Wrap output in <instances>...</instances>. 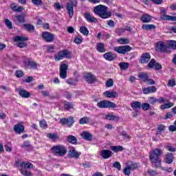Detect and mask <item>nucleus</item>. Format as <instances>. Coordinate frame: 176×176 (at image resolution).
<instances>
[{
	"label": "nucleus",
	"instance_id": "nucleus-35",
	"mask_svg": "<svg viewBox=\"0 0 176 176\" xmlns=\"http://www.w3.org/2000/svg\"><path fill=\"white\" fill-rule=\"evenodd\" d=\"M155 28H156V26L155 25L144 24L142 25V30H145L146 31L155 30Z\"/></svg>",
	"mask_w": 176,
	"mask_h": 176
},
{
	"label": "nucleus",
	"instance_id": "nucleus-41",
	"mask_svg": "<svg viewBox=\"0 0 176 176\" xmlns=\"http://www.w3.org/2000/svg\"><path fill=\"white\" fill-rule=\"evenodd\" d=\"M111 151L113 152H122L123 151V146H113L111 147Z\"/></svg>",
	"mask_w": 176,
	"mask_h": 176
},
{
	"label": "nucleus",
	"instance_id": "nucleus-32",
	"mask_svg": "<svg viewBox=\"0 0 176 176\" xmlns=\"http://www.w3.org/2000/svg\"><path fill=\"white\" fill-rule=\"evenodd\" d=\"M138 78H140V79L143 80V82H144L145 83L148 78H149V75L148 74V73L141 72L139 74Z\"/></svg>",
	"mask_w": 176,
	"mask_h": 176
},
{
	"label": "nucleus",
	"instance_id": "nucleus-14",
	"mask_svg": "<svg viewBox=\"0 0 176 176\" xmlns=\"http://www.w3.org/2000/svg\"><path fill=\"white\" fill-rule=\"evenodd\" d=\"M156 91H157V88H156L155 86L142 88L143 94H152L153 93H156Z\"/></svg>",
	"mask_w": 176,
	"mask_h": 176
},
{
	"label": "nucleus",
	"instance_id": "nucleus-34",
	"mask_svg": "<svg viewBox=\"0 0 176 176\" xmlns=\"http://www.w3.org/2000/svg\"><path fill=\"white\" fill-rule=\"evenodd\" d=\"M120 68L122 71H126V69H128L129 67L130 66L129 63H125V62H122L119 63Z\"/></svg>",
	"mask_w": 176,
	"mask_h": 176
},
{
	"label": "nucleus",
	"instance_id": "nucleus-10",
	"mask_svg": "<svg viewBox=\"0 0 176 176\" xmlns=\"http://www.w3.org/2000/svg\"><path fill=\"white\" fill-rule=\"evenodd\" d=\"M16 166H17V167H24V168H34V165L28 162L17 161Z\"/></svg>",
	"mask_w": 176,
	"mask_h": 176
},
{
	"label": "nucleus",
	"instance_id": "nucleus-24",
	"mask_svg": "<svg viewBox=\"0 0 176 176\" xmlns=\"http://www.w3.org/2000/svg\"><path fill=\"white\" fill-rule=\"evenodd\" d=\"M104 94L107 97V98H116V97H118L119 96V94H118V92L109 91H106Z\"/></svg>",
	"mask_w": 176,
	"mask_h": 176
},
{
	"label": "nucleus",
	"instance_id": "nucleus-20",
	"mask_svg": "<svg viewBox=\"0 0 176 176\" xmlns=\"http://www.w3.org/2000/svg\"><path fill=\"white\" fill-rule=\"evenodd\" d=\"M25 65L28 68H33L34 69H37L38 64L34 61H31L29 59L25 61Z\"/></svg>",
	"mask_w": 176,
	"mask_h": 176
},
{
	"label": "nucleus",
	"instance_id": "nucleus-54",
	"mask_svg": "<svg viewBox=\"0 0 176 176\" xmlns=\"http://www.w3.org/2000/svg\"><path fill=\"white\" fill-rule=\"evenodd\" d=\"M74 42L77 44V45H80V43H82V42H83V38H82V36H76L74 38Z\"/></svg>",
	"mask_w": 176,
	"mask_h": 176
},
{
	"label": "nucleus",
	"instance_id": "nucleus-46",
	"mask_svg": "<svg viewBox=\"0 0 176 176\" xmlns=\"http://www.w3.org/2000/svg\"><path fill=\"white\" fill-rule=\"evenodd\" d=\"M47 136L50 140H53L54 141L55 140H58V136L56 133H48Z\"/></svg>",
	"mask_w": 176,
	"mask_h": 176
},
{
	"label": "nucleus",
	"instance_id": "nucleus-26",
	"mask_svg": "<svg viewBox=\"0 0 176 176\" xmlns=\"http://www.w3.org/2000/svg\"><path fill=\"white\" fill-rule=\"evenodd\" d=\"M174 160V155L173 153H168L165 155V163L167 164H171Z\"/></svg>",
	"mask_w": 176,
	"mask_h": 176
},
{
	"label": "nucleus",
	"instance_id": "nucleus-50",
	"mask_svg": "<svg viewBox=\"0 0 176 176\" xmlns=\"http://www.w3.org/2000/svg\"><path fill=\"white\" fill-rule=\"evenodd\" d=\"M167 86L168 87H174L175 86V79L172 78L168 81Z\"/></svg>",
	"mask_w": 176,
	"mask_h": 176
},
{
	"label": "nucleus",
	"instance_id": "nucleus-17",
	"mask_svg": "<svg viewBox=\"0 0 176 176\" xmlns=\"http://www.w3.org/2000/svg\"><path fill=\"white\" fill-rule=\"evenodd\" d=\"M103 57L105 60H107V61H113V60L116 58V54L109 52L104 54Z\"/></svg>",
	"mask_w": 176,
	"mask_h": 176
},
{
	"label": "nucleus",
	"instance_id": "nucleus-13",
	"mask_svg": "<svg viewBox=\"0 0 176 176\" xmlns=\"http://www.w3.org/2000/svg\"><path fill=\"white\" fill-rule=\"evenodd\" d=\"M84 79L89 85H91L96 82V76L91 73H87L84 75Z\"/></svg>",
	"mask_w": 176,
	"mask_h": 176
},
{
	"label": "nucleus",
	"instance_id": "nucleus-31",
	"mask_svg": "<svg viewBox=\"0 0 176 176\" xmlns=\"http://www.w3.org/2000/svg\"><path fill=\"white\" fill-rule=\"evenodd\" d=\"M152 20V16L148 14H144L141 17V21L142 23H149Z\"/></svg>",
	"mask_w": 176,
	"mask_h": 176
},
{
	"label": "nucleus",
	"instance_id": "nucleus-9",
	"mask_svg": "<svg viewBox=\"0 0 176 176\" xmlns=\"http://www.w3.org/2000/svg\"><path fill=\"white\" fill-rule=\"evenodd\" d=\"M61 124H67L68 127H72V124L75 123V120H74V117L69 116L67 118H61L60 119Z\"/></svg>",
	"mask_w": 176,
	"mask_h": 176
},
{
	"label": "nucleus",
	"instance_id": "nucleus-40",
	"mask_svg": "<svg viewBox=\"0 0 176 176\" xmlns=\"http://www.w3.org/2000/svg\"><path fill=\"white\" fill-rule=\"evenodd\" d=\"M67 141L70 142V144H76V142H78V140L76 139V137L74 135H69L67 137Z\"/></svg>",
	"mask_w": 176,
	"mask_h": 176
},
{
	"label": "nucleus",
	"instance_id": "nucleus-56",
	"mask_svg": "<svg viewBox=\"0 0 176 176\" xmlns=\"http://www.w3.org/2000/svg\"><path fill=\"white\" fill-rule=\"evenodd\" d=\"M107 87H112L113 86V79L110 78L107 81H106Z\"/></svg>",
	"mask_w": 176,
	"mask_h": 176
},
{
	"label": "nucleus",
	"instance_id": "nucleus-28",
	"mask_svg": "<svg viewBox=\"0 0 176 176\" xmlns=\"http://www.w3.org/2000/svg\"><path fill=\"white\" fill-rule=\"evenodd\" d=\"M23 27H25V29L28 32H34L35 31V26L32 24L25 23L23 25Z\"/></svg>",
	"mask_w": 176,
	"mask_h": 176
},
{
	"label": "nucleus",
	"instance_id": "nucleus-19",
	"mask_svg": "<svg viewBox=\"0 0 176 176\" xmlns=\"http://www.w3.org/2000/svg\"><path fill=\"white\" fill-rule=\"evenodd\" d=\"M151 60V54L149 53L143 54L140 58L141 64H146Z\"/></svg>",
	"mask_w": 176,
	"mask_h": 176
},
{
	"label": "nucleus",
	"instance_id": "nucleus-59",
	"mask_svg": "<svg viewBox=\"0 0 176 176\" xmlns=\"http://www.w3.org/2000/svg\"><path fill=\"white\" fill-rule=\"evenodd\" d=\"M148 102L153 105V104H156V102H157V98H155V97H150L148 98Z\"/></svg>",
	"mask_w": 176,
	"mask_h": 176
},
{
	"label": "nucleus",
	"instance_id": "nucleus-61",
	"mask_svg": "<svg viewBox=\"0 0 176 176\" xmlns=\"http://www.w3.org/2000/svg\"><path fill=\"white\" fill-rule=\"evenodd\" d=\"M155 64H156V60H155V59H151V60L148 64V68H153Z\"/></svg>",
	"mask_w": 176,
	"mask_h": 176
},
{
	"label": "nucleus",
	"instance_id": "nucleus-47",
	"mask_svg": "<svg viewBox=\"0 0 176 176\" xmlns=\"http://www.w3.org/2000/svg\"><path fill=\"white\" fill-rule=\"evenodd\" d=\"M123 173L125 175H130L131 174V169L129 168V165H126V167H125L123 170Z\"/></svg>",
	"mask_w": 176,
	"mask_h": 176
},
{
	"label": "nucleus",
	"instance_id": "nucleus-57",
	"mask_svg": "<svg viewBox=\"0 0 176 176\" xmlns=\"http://www.w3.org/2000/svg\"><path fill=\"white\" fill-rule=\"evenodd\" d=\"M126 165H128V166L129 168H131V170H135V168H137V167H138V164H137V163H134V162H131L130 164H127Z\"/></svg>",
	"mask_w": 176,
	"mask_h": 176
},
{
	"label": "nucleus",
	"instance_id": "nucleus-27",
	"mask_svg": "<svg viewBox=\"0 0 176 176\" xmlns=\"http://www.w3.org/2000/svg\"><path fill=\"white\" fill-rule=\"evenodd\" d=\"M96 50L99 53H105V45L102 43H99L96 45Z\"/></svg>",
	"mask_w": 176,
	"mask_h": 176
},
{
	"label": "nucleus",
	"instance_id": "nucleus-43",
	"mask_svg": "<svg viewBox=\"0 0 176 176\" xmlns=\"http://www.w3.org/2000/svg\"><path fill=\"white\" fill-rule=\"evenodd\" d=\"M89 122H90V118H89L87 117L82 118L79 120L80 124H87V123H89Z\"/></svg>",
	"mask_w": 176,
	"mask_h": 176
},
{
	"label": "nucleus",
	"instance_id": "nucleus-5",
	"mask_svg": "<svg viewBox=\"0 0 176 176\" xmlns=\"http://www.w3.org/2000/svg\"><path fill=\"white\" fill-rule=\"evenodd\" d=\"M97 107L101 109L105 108H118V105L109 100H104L97 103Z\"/></svg>",
	"mask_w": 176,
	"mask_h": 176
},
{
	"label": "nucleus",
	"instance_id": "nucleus-29",
	"mask_svg": "<svg viewBox=\"0 0 176 176\" xmlns=\"http://www.w3.org/2000/svg\"><path fill=\"white\" fill-rule=\"evenodd\" d=\"M173 107H174V103L171 102H167L166 103H164L160 106V109H170V108H173Z\"/></svg>",
	"mask_w": 176,
	"mask_h": 176
},
{
	"label": "nucleus",
	"instance_id": "nucleus-64",
	"mask_svg": "<svg viewBox=\"0 0 176 176\" xmlns=\"http://www.w3.org/2000/svg\"><path fill=\"white\" fill-rule=\"evenodd\" d=\"M47 50L50 53H53V52H54V45H48L47 47Z\"/></svg>",
	"mask_w": 176,
	"mask_h": 176
},
{
	"label": "nucleus",
	"instance_id": "nucleus-49",
	"mask_svg": "<svg viewBox=\"0 0 176 176\" xmlns=\"http://www.w3.org/2000/svg\"><path fill=\"white\" fill-rule=\"evenodd\" d=\"M113 167H114V168L118 169V171H120V170H122V165L120 164V162H116L113 164Z\"/></svg>",
	"mask_w": 176,
	"mask_h": 176
},
{
	"label": "nucleus",
	"instance_id": "nucleus-16",
	"mask_svg": "<svg viewBox=\"0 0 176 176\" xmlns=\"http://www.w3.org/2000/svg\"><path fill=\"white\" fill-rule=\"evenodd\" d=\"M80 137L86 141H91L93 140V134L88 131H84L80 133Z\"/></svg>",
	"mask_w": 176,
	"mask_h": 176
},
{
	"label": "nucleus",
	"instance_id": "nucleus-39",
	"mask_svg": "<svg viewBox=\"0 0 176 176\" xmlns=\"http://www.w3.org/2000/svg\"><path fill=\"white\" fill-rule=\"evenodd\" d=\"M19 96H21V97H23V98H28V97H30V92H27V91L25 90H21L19 91Z\"/></svg>",
	"mask_w": 176,
	"mask_h": 176
},
{
	"label": "nucleus",
	"instance_id": "nucleus-1",
	"mask_svg": "<svg viewBox=\"0 0 176 176\" xmlns=\"http://www.w3.org/2000/svg\"><path fill=\"white\" fill-rule=\"evenodd\" d=\"M162 153H163V151L160 148H155L150 153L149 159L155 168H159L162 166L160 158L162 156Z\"/></svg>",
	"mask_w": 176,
	"mask_h": 176
},
{
	"label": "nucleus",
	"instance_id": "nucleus-33",
	"mask_svg": "<svg viewBox=\"0 0 176 176\" xmlns=\"http://www.w3.org/2000/svg\"><path fill=\"white\" fill-rule=\"evenodd\" d=\"M131 107L133 109H141L142 104L140 102L134 101L133 102L131 103Z\"/></svg>",
	"mask_w": 176,
	"mask_h": 176
},
{
	"label": "nucleus",
	"instance_id": "nucleus-53",
	"mask_svg": "<svg viewBox=\"0 0 176 176\" xmlns=\"http://www.w3.org/2000/svg\"><path fill=\"white\" fill-rule=\"evenodd\" d=\"M145 83L146 85H156V82H155L153 79L149 77L147 78V80H146Z\"/></svg>",
	"mask_w": 176,
	"mask_h": 176
},
{
	"label": "nucleus",
	"instance_id": "nucleus-30",
	"mask_svg": "<svg viewBox=\"0 0 176 176\" xmlns=\"http://www.w3.org/2000/svg\"><path fill=\"white\" fill-rule=\"evenodd\" d=\"M14 21L16 23L19 24V23H25V19L24 17V15H17L15 16L14 19Z\"/></svg>",
	"mask_w": 176,
	"mask_h": 176
},
{
	"label": "nucleus",
	"instance_id": "nucleus-44",
	"mask_svg": "<svg viewBox=\"0 0 176 176\" xmlns=\"http://www.w3.org/2000/svg\"><path fill=\"white\" fill-rule=\"evenodd\" d=\"M64 108L66 111H69V109H72V108H74V104L69 102H65Z\"/></svg>",
	"mask_w": 176,
	"mask_h": 176
},
{
	"label": "nucleus",
	"instance_id": "nucleus-8",
	"mask_svg": "<svg viewBox=\"0 0 176 176\" xmlns=\"http://www.w3.org/2000/svg\"><path fill=\"white\" fill-rule=\"evenodd\" d=\"M77 4L76 0H70V3H67V10L70 18L74 16V6H76Z\"/></svg>",
	"mask_w": 176,
	"mask_h": 176
},
{
	"label": "nucleus",
	"instance_id": "nucleus-2",
	"mask_svg": "<svg viewBox=\"0 0 176 176\" xmlns=\"http://www.w3.org/2000/svg\"><path fill=\"white\" fill-rule=\"evenodd\" d=\"M94 12L101 19H108L111 17V12H108V7L104 5H99L94 8Z\"/></svg>",
	"mask_w": 176,
	"mask_h": 176
},
{
	"label": "nucleus",
	"instance_id": "nucleus-15",
	"mask_svg": "<svg viewBox=\"0 0 176 176\" xmlns=\"http://www.w3.org/2000/svg\"><path fill=\"white\" fill-rule=\"evenodd\" d=\"M69 155L70 157H74V159H79V156L82 155V153L76 151L75 148L71 147L69 151Z\"/></svg>",
	"mask_w": 176,
	"mask_h": 176
},
{
	"label": "nucleus",
	"instance_id": "nucleus-62",
	"mask_svg": "<svg viewBox=\"0 0 176 176\" xmlns=\"http://www.w3.org/2000/svg\"><path fill=\"white\" fill-rule=\"evenodd\" d=\"M39 124H40V126H41L42 129H46V127H47V123L46 122L45 120H41V121H40Z\"/></svg>",
	"mask_w": 176,
	"mask_h": 176
},
{
	"label": "nucleus",
	"instance_id": "nucleus-38",
	"mask_svg": "<svg viewBox=\"0 0 176 176\" xmlns=\"http://www.w3.org/2000/svg\"><path fill=\"white\" fill-rule=\"evenodd\" d=\"M106 119H108V120H119V116L107 114Z\"/></svg>",
	"mask_w": 176,
	"mask_h": 176
},
{
	"label": "nucleus",
	"instance_id": "nucleus-3",
	"mask_svg": "<svg viewBox=\"0 0 176 176\" xmlns=\"http://www.w3.org/2000/svg\"><path fill=\"white\" fill-rule=\"evenodd\" d=\"M51 151L55 156H59L62 157L67 155V147L63 145H56L51 148Z\"/></svg>",
	"mask_w": 176,
	"mask_h": 176
},
{
	"label": "nucleus",
	"instance_id": "nucleus-51",
	"mask_svg": "<svg viewBox=\"0 0 176 176\" xmlns=\"http://www.w3.org/2000/svg\"><path fill=\"white\" fill-rule=\"evenodd\" d=\"M157 102H159V104H164L166 102H168V100L163 97H160L158 99H157Z\"/></svg>",
	"mask_w": 176,
	"mask_h": 176
},
{
	"label": "nucleus",
	"instance_id": "nucleus-45",
	"mask_svg": "<svg viewBox=\"0 0 176 176\" xmlns=\"http://www.w3.org/2000/svg\"><path fill=\"white\" fill-rule=\"evenodd\" d=\"M168 45L169 47L173 49V50H176V41L174 40L168 41Z\"/></svg>",
	"mask_w": 176,
	"mask_h": 176
},
{
	"label": "nucleus",
	"instance_id": "nucleus-22",
	"mask_svg": "<svg viewBox=\"0 0 176 176\" xmlns=\"http://www.w3.org/2000/svg\"><path fill=\"white\" fill-rule=\"evenodd\" d=\"M85 18L86 19L88 23H97V18L94 17L93 15L90 14V13H85Z\"/></svg>",
	"mask_w": 176,
	"mask_h": 176
},
{
	"label": "nucleus",
	"instance_id": "nucleus-36",
	"mask_svg": "<svg viewBox=\"0 0 176 176\" xmlns=\"http://www.w3.org/2000/svg\"><path fill=\"white\" fill-rule=\"evenodd\" d=\"M118 43H119L120 45H127L128 43H130V40H129V38H118L117 40Z\"/></svg>",
	"mask_w": 176,
	"mask_h": 176
},
{
	"label": "nucleus",
	"instance_id": "nucleus-23",
	"mask_svg": "<svg viewBox=\"0 0 176 176\" xmlns=\"http://www.w3.org/2000/svg\"><path fill=\"white\" fill-rule=\"evenodd\" d=\"M14 131L17 134H21L24 132V126L21 124H16L14 126Z\"/></svg>",
	"mask_w": 176,
	"mask_h": 176
},
{
	"label": "nucleus",
	"instance_id": "nucleus-4",
	"mask_svg": "<svg viewBox=\"0 0 176 176\" xmlns=\"http://www.w3.org/2000/svg\"><path fill=\"white\" fill-rule=\"evenodd\" d=\"M64 57H65V58H71V57H72V54L67 50H61L55 54L54 59L56 61H60V60H63Z\"/></svg>",
	"mask_w": 176,
	"mask_h": 176
},
{
	"label": "nucleus",
	"instance_id": "nucleus-55",
	"mask_svg": "<svg viewBox=\"0 0 176 176\" xmlns=\"http://www.w3.org/2000/svg\"><path fill=\"white\" fill-rule=\"evenodd\" d=\"M165 148L169 152H175V151H176L175 147L171 146V145H170V144H167L166 146H165Z\"/></svg>",
	"mask_w": 176,
	"mask_h": 176
},
{
	"label": "nucleus",
	"instance_id": "nucleus-6",
	"mask_svg": "<svg viewBox=\"0 0 176 176\" xmlns=\"http://www.w3.org/2000/svg\"><path fill=\"white\" fill-rule=\"evenodd\" d=\"M113 50L119 54H126V53H129V52L131 51V47H130V45L114 47Z\"/></svg>",
	"mask_w": 176,
	"mask_h": 176
},
{
	"label": "nucleus",
	"instance_id": "nucleus-37",
	"mask_svg": "<svg viewBox=\"0 0 176 176\" xmlns=\"http://www.w3.org/2000/svg\"><path fill=\"white\" fill-rule=\"evenodd\" d=\"M80 32L82 34V35L87 36V35H89V29H87L86 26H81L80 28Z\"/></svg>",
	"mask_w": 176,
	"mask_h": 176
},
{
	"label": "nucleus",
	"instance_id": "nucleus-7",
	"mask_svg": "<svg viewBox=\"0 0 176 176\" xmlns=\"http://www.w3.org/2000/svg\"><path fill=\"white\" fill-rule=\"evenodd\" d=\"M14 42H18L16 43V46H18V47H25L27 46V43H24L27 41H28V38L27 37H24V36H16L14 38Z\"/></svg>",
	"mask_w": 176,
	"mask_h": 176
},
{
	"label": "nucleus",
	"instance_id": "nucleus-21",
	"mask_svg": "<svg viewBox=\"0 0 176 176\" xmlns=\"http://www.w3.org/2000/svg\"><path fill=\"white\" fill-rule=\"evenodd\" d=\"M100 156L103 159H109L112 156V151L111 150H102L100 151Z\"/></svg>",
	"mask_w": 176,
	"mask_h": 176
},
{
	"label": "nucleus",
	"instance_id": "nucleus-58",
	"mask_svg": "<svg viewBox=\"0 0 176 176\" xmlns=\"http://www.w3.org/2000/svg\"><path fill=\"white\" fill-rule=\"evenodd\" d=\"M141 107L142 108L143 111H148V109L151 108V104L148 103H143Z\"/></svg>",
	"mask_w": 176,
	"mask_h": 176
},
{
	"label": "nucleus",
	"instance_id": "nucleus-60",
	"mask_svg": "<svg viewBox=\"0 0 176 176\" xmlns=\"http://www.w3.org/2000/svg\"><path fill=\"white\" fill-rule=\"evenodd\" d=\"M15 76L16 78H22V76H24V73L21 70H18L16 72Z\"/></svg>",
	"mask_w": 176,
	"mask_h": 176
},
{
	"label": "nucleus",
	"instance_id": "nucleus-42",
	"mask_svg": "<svg viewBox=\"0 0 176 176\" xmlns=\"http://www.w3.org/2000/svg\"><path fill=\"white\" fill-rule=\"evenodd\" d=\"M20 173H22L23 175L25 176H32V173L31 171L28 170L27 169H20L19 170Z\"/></svg>",
	"mask_w": 176,
	"mask_h": 176
},
{
	"label": "nucleus",
	"instance_id": "nucleus-25",
	"mask_svg": "<svg viewBox=\"0 0 176 176\" xmlns=\"http://www.w3.org/2000/svg\"><path fill=\"white\" fill-rule=\"evenodd\" d=\"M157 49L160 50V52H164L167 50V47L164 42L160 41L157 43Z\"/></svg>",
	"mask_w": 176,
	"mask_h": 176
},
{
	"label": "nucleus",
	"instance_id": "nucleus-18",
	"mask_svg": "<svg viewBox=\"0 0 176 176\" xmlns=\"http://www.w3.org/2000/svg\"><path fill=\"white\" fill-rule=\"evenodd\" d=\"M162 14L161 15L162 20H167L168 21H176V16H173L166 14V11L162 12Z\"/></svg>",
	"mask_w": 176,
	"mask_h": 176
},
{
	"label": "nucleus",
	"instance_id": "nucleus-12",
	"mask_svg": "<svg viewBox=\"0 0 176 176\" xmlns=\"http://www.w3.org/2000/svg\"><path fill=\"white\" fill-rule=\"evenodd\" d=\"M42 38L46 42H53V41H54V34H53L49 32H44L42 34Z\"/></svg>",
	"mask_w": 176,
	"mask_h": 176
},
{
	"label": "nucleus",
	"instance_id": "nucleus-48",
	"mask_svg": "<svg viewBox=\"0 0 176 176\" xmlns=\"http://www.w3.org/2000/svg\"><path fill=\"white\" fill-rule=\"evenodd\" d=\"M67 83L71 85V86H76V83H78V80L70 78L67 80Z\"/></svg>",
	"mask_w": 176,
	"mask_h": 176
},
{
	"label": "nucleus",
	"instance_id": "nucleus-63",
	"mask_svg": "<svg viewBox=\"0 0 176 176\" xmlns=\"http://www.w3.org/2000/svg\"><path fill=\"white\" fill-rule=\"evenodd\" d=\"M124 32H126V30L124 28H120L116 30V34H118V35H122V34H124Z\"/></svg>",
	"mask_w": 176,
	"mask_h": 176
},
{
	"label": "nucleus",
	"instance_id": "nucleus-11",
	"mask_svg": "<svg viewBox=\"0 0 176 176\" xmlns=\"http://www.w3.org/2000/svg\"><path fill=\"white\" fill-rule=\"evenodd\" d=\"M67 69H68V65L65 63L60 67L59 75L61 79H65L67 78Z\"/></svg>",
	"mask_w": 176,
	"mask_h": 176
},
{
	"label": "nucleus",
	"instance_id": "nucleus-52",
	"mask_svg": "<svg viewBox=\"0 0 176 176\" xmlns=\"http://www.w3.org/2000/svg\"><path fill=\"white\" fill-rule=\"evenodd\" d=\"M6 25L8 27L9 30H12L13 28V25L12 23V21L9 19H6L5 20Z\"/></svg>",
	"mask_w": 176,
	"mask_h": 176
}]
</instances>
